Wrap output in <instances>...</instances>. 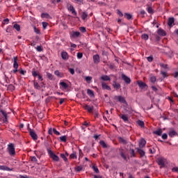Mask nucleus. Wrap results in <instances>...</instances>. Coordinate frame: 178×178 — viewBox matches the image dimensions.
Wrapping results in <instances>:
<instances>
[{"instance_id": "nucleus-1", "label": "nucleus", "mask_w": 178, "mask_h": 178, "mask_svg": "<svg viewBox=\"0 0 178 178\" xmlns=\"http://www.w3.org/2000/svg\"><path fill=\"white\" fill-rule=\"evenodd\" d=\"M8 152L10 156H15L16 155V150L15 149V145L13 143L8 145Z\"/></svg>"}, {"instance_id": "nucleus-2", "label": "nucleus", "mask_w": 178, "mask_h": 178, "mask_svg": "<svg viewBox=\"0 0 178 178\" xmlns=\"http://www.w3.org/2000/svg\"><path fill=\"white\" fill-rule=\"evenodd\" d=\"M47 152H48L50 158H51L53 159V161H54L55 162H58L59 161V156H58L56 154H55L54 153V152H52V150H51V149L47 148Z\"/></svg>"}, {"instance_id": "nucleus-3", "label": "nucleus", "mask_w": 178, "mask_h": 178, "mask_svg": "<svg viewBox=\"0 0 178 178\" xmlns=\"http://www.w3.org/2000/svg\"><path fill=\"white\" fill-rule=\"evenodd\" d=\"M67 9L69 12H71L74 16H77V12H76V9H74V7L70 3H67Z\"/></svg>"}, {"instance_id": "nucleus-4", "label": "nucleus", "mask_w": 178, "mask_h": 178, "mask_svg": "<svg viewBox=\"0 0 178 178\" xmlns=\"http://www.w3.org/2000/svg\"><path fill=\"white\" fill-rule=\"evenodd\" d=\"M28 130L29 131V135L31 136V138H33L34 141H37V140H38V136H37V134H35V131H34L31 128H29Z\"/></svg>"}, {"instance_id": "nucleus-5", "label": "nucleus", "mask_w": 178, "mask_h": 178, "mask_svg": "<svg viewBox=\"0 0 178 178\" xmlns=\"http://www.w3.org/2000/svg\"><path fill=\"white\" fill-rule=\"evenodd\" d=\"M114 99L115 101H118V102H120L121 104H125V105H127V102H126V99L123 97L122 96H114Z\"/></svg>"}, {"instance_id": "nucleus-6", "label": "nucleus", "mask_w": 178, "mask_h": 178, "mask_svg": "<svg viewBox=\"0 0 178 178\" xmlns=\"http://www.w3.org/2000/svg\"><path fill=\"white\" fill-rule=\"evenodd\" d=\"M13 73H17V69L19 68V63H17V56L13 58Z\"/></svg>"}, {"instance_id": "nucleus-7", "label": "nucleus", "mask_w": 178, "mask_h": 178, "mask_svg": "<svg viewBox=\"0 0 178 178\" xmlns=\"http://www.w3.org/2000/svg\"><path fill=\"white\" fill-rule=\"evenodd\" d=\"M32 76L33 77H38L40 81H42V80H44V79H42V76L40 75V72L38 71L33 70Z\"/></svg>"}, {"instance_id": "nucleus-8", "label": "nucleus", "mask_w": 178, "mask_h": 178, "mask_svg": "<svg viewBox=\"0 0 178 178\" xmlns=\"http://www.w3.org/2000/svg\"><path fill=\"white\" fill-rule=\"evenodd\" d=\"M60 88L63 91H65V90H67L69 88V85L66 83L65 81H60L59 83Z\"/></svg>"}, {"instance_id": "nucleus-9", "label": "nucleus", "mask_w": 178, "mask_h": 178, "mask_svg": "<svg viewBox=\"0 0 178 178\" xmlns=\"http://www.w3.org/2000/svg\"><path fill=\"white\" fill-rule=\"evenodd\" d=\"M166 162V160L165 159V158L163 157H161L157 159V163L158 165H159L160 166H161L162 168H163V166H165V163Z\"/></svg>"}, {"instance_id": "nucleus-10", "label": "nucleus", "mask_w": 178, "mask_h": 178, "mask_svg": "<svg viewBox=\"0 0 178 178\" xmlns=\"http://www.w3.org/2000/svg\"><path fill=\"white\" fill-rule=\"evenodd\" d=\"M122 79L127 83L130 84L131 83V79L129 76H126L124 74L121 75Z\"/></svg>"}, {"instance_id": "nucleus-11", "label": "nucleus", "mask_w": 178, "mask_h": 178, "mask_svg": "<svg viewBox=\"0 0 178 178\" xmlns=\"http://www.w3.org/2000/svg\"><path fill=\"white\" fill-rule=\"evenodd\" d=\"M119 152H120V155L122 158V159L124 161H127V156L124 154V149L120 148V149H119Z\"/></svg>"}, {"instance_id": "nucleus-12", "label": "nucleus", "mask_w": 178, "mask_h": 178, "mask_svg": "<svg viewBox=\"0 0 178 178\" xmlns=\"http://www.w3.org/2000/svg\"><path fill=\"white\" fill-rule=\"evenodd\" d=\"M101 61V59L99 58V55L95 54L93 56V62L95 65H98L99 62Z\"/></svg>"}, {"instance_id": "nucleus-13", "label": "nucleus", "mask_w": 178, "mask_h": 178, "mask_svg": "<svg viewBox=\"0 0 178 178\" xmlns=\"http://www.w3.org/2000/svg\"><path fill=\"white\" fill-rule=\"evenodd\" d=\"M102 90H107V91H111L112 90L111 86H108L105 82H102Z\"/></svg>"}, {"instance_id": "nucleus-14", "label": "nucleus", "mask_w": 178, "mask_h": 178, "mask_svg": "<svg viewBox=\"0 0 178 178\" xmlns=\"http://www.w3.org/2000/svg\"><path fill=\"white\" fill-rule=\"evenodd\" d=\"M0 112L4 117L3 122L8 123V114L6 113V111H4L3 110L0 109Z\"/></svg>"}, {"instance_id": "nucleus-15", "label": "nucleus", "mask_w": 178, "mask_h": 178, "mask_svg": "<svg viewBox=\"0 0 178 178\" xmlns=\"http://www.w3.org/2000/svg\"><path fill=\"white\" fill-rule=\"evenodd\" d=\"M83 108L84 109H86V111H88V112H89L90 113H91V112L94 111V106H90L88 104H84Z\"/></svg>"}, {"instance_id": "nucleus-16", "label": "nucleus", "mask_w": 178, "mask_h": 178, "mask_svg": "<svg viewBox=\"0 0 178 178\" xmlns=\"http://www.w3.org/2000/svg\"><path fill=\"white\" fill-rule=\"evenodd\" d=\"M168 136L169 137H171V138L173 137H176V136H177V132L174 129H171L168 132Z\"/></svg>"}, {"instance_id": "nucleus-17", "label": "nucleus", "mask_w": 178, "mask_h": 178, "mask_svg": "<svg viewBox=\"0 0 178 178\" xmlns=\"http://www.w3.org/2000/svg\"><path fill=\"white\" fill-rule=\"evenodd\" d=\"M61 58L63 60H67L69 59V54L66 51H62Z\"/></svg>"}, {"instance_id": "nucleus-18", "label": "nucleus", "mask_w": 178, "mask_h": 178, "mask_svg": "<svg viewBox=\"0 0 178 178\" xmlns=\"http://www.w3.org/2000/svg\"><path fill=\"white\" fill-rule=\"evenodd\" d=\"M157 33L159 34V35H161V37H165V35H166V32L161 28L158 29Z\"/></svg>"}, {"instance_id": "nucleus-19", "label": "nucleus", "mask_w": 178, "mask_h": 178, "mask_svg": "<svg viewBox=\"0 0 178 178\" xmlns=\"http://www.w3.org/2000/svg\"><path fill=\"white\" fill-rule=\"evenodd\" d=\"M138 86H139L140 88H145L147 87V84L143 82L142 81H137Z\"/></svg>"}, {"instance_id": "nucleus-20", "label": "nucleus", "mask_w": 178, "mask_h": 178, "mask_svg": "<svg viewBox=\"0 0 178 178\" xmlns=\"http://www.w3.org/2000/svg\"><path fill=\"white\" fill-rule=\"evenodd\" d=\"M100 80H102L103 81H111V77L108 75H103L100 77Z\"/></svg>"}, {"instance_id": "nucleus-21", "label": "nucleus", "mask_w": 178, "mask_h": 178, "mask_svg": "<svg viewBox=\"0 0 178 178\" xmlns=\"http://www.w3.org/2000/svg\"><path fill=\"white\" fill-rule=\"evenodd\" d=\"M0 170H6L7 172H12V168H9V167L6 165H0Z\"/></svg>"}, {"instance_id": "nucleus-22", "label": "nucleus", "mask_w": 178, "mask_h": 178, "mask_svg": "<svg viewBox=\"0 0 178 178\" xmlns=\"http://www.w3.org/2000/svg\"><path fill=\"white\" fill-rule=\"evenodd\" d=\"M87 94H88V95H89V97H90V98H95V95H94V91L92 90L88 89L87 90Z\"/></svg>"}, {"instance_id": "nucleus-23", "label": "nucleus", "mask_w": 178, "mask_h": 178, "mask_svg": "<svg viewBox=\"0 0 178 178\" xmlns=\"http://www.w3.org/2000/svg\"><path fill=\"white\" fill-rule=\"evenodd\" d=\"M121 119L124 122V123L129 122V117L127 115L123 114L122 115H119Z\"/></svg>"}, {"instance_id": "nucleus-24", "label": "nucleus", "mask_w": 178, "mask_h": 178, "mask_svg": "<svg viewBox=\"0 0 178 178\" xmlns=\"http://www.w3.org/2000/svg\"><path fill=\"white\" fill-rule=\"evenodd\" d=\"M33 87L35 90H41V86L38 84V82L35 81V80L33 81Z\"/></svg>"}, {"instance_id": "nucleus-25", "label": "nucleus", "mask_w": 178, "mask_h": 178, "mask_svg": "<svg viewBox=\"0 0 178 178\" xmlns=\"http://www.w3.org/2000/svg\"><path fill=\"white\" fill-rule=\"evenodd\" d=\"M81 17L82 19V20H87V17H88V13L87 12H83Z\"/></svg>"}, {"instance_id": "nucleus-26", "label": "nucleus", "mask_w": 178, "mask_h": 178, "mask_svg": "<svg viewBox=\"0 0 178 178\" xmlns=\"http://www.w3.org/2000/svg\"><path fill=\"white\" fill-rule=\"evenodd\" d=\"M173 23H175V18L174 17H170L168 21V25L170 27H172Z\"/></svg>"}, {"instance_id": "nucleus-27", "label": "nucleus", "mask_w": 178, "mask_h": 178, "mask_svg": "<svg viewBox=\"0 0 178 178\" xmlns=\"http://www.w3.org/2000/svg\"><path fill=\"white\" fill-rule=\"evenodd\" d=\"M147 144V141L145 140L142 139L140 142L139 143V147L140 148H144L145 147V145Z\"/></svg>"}, {"instance_id": "nucleus-28", "label": "nucleus", "mask_w": 178, "mask_h": 178, "mask_svg": "<svg viewBox=\"0 0 178 178\" xmlns=\"http://www.w3.org/2000/svg\"><path fill=\"white\" fill-rule=\"evenodd\" d=\"M113 87L115 88V90H119L121 86L120 83H116V81H113Z\"/></svg>"}, {"instance_id": "nucleus-29", "label": "nucleus", "mask_w": 178, "mask_h": 178, "mask_svg": "<svg viewBox=\"0 0 178 178\" xmlns=\"http://www.w3.org/2000/svg\"><path fill=\"white\" fill-rule=\"evenodd\" d=\"M118 140H119V142L121 144H123L124 145H126V144H127V140H126L124 138L122 137H118Z\"/></svg>"}, {"instance_id": "nucleus-30", "label": "nucleus", "mask_w": 178, "mask_h": 178, "mask_svg": "<svg viewBox=\"0 0 178 178\" xmlns=\"http://www.w3.org/2000/svg\"><path fill=\"white\" fill-rule=\"evenodd\" d=\"M100 145L102 147V148H108V145L105 143L104 140H100L99 141Z\"/></svg>"}, {"instance_id": "nucleus-31", "label": "nucleus", "mask_w": 178, "mask_h": 178, "mask_svg": "<svg viewBox=\"0 0 178 178\" xmlns=\"http://www.w3.org/2000/svg\"><path fill=\"white\" fill-rule=\"evenodd\" d=\"M60 140L61 143H66V141H67V136H62L60 137Z\"/></svg>"}, {"instance_id": "nucleus-32", "label": "nucleus", "mask_w": 178, "mask_h": 178, "mask_svg": "<svg viewBox=\"0 0 178 178\" xmlns=\"http://www.w3.org/2000/svg\"><path fill=\"white\" fill-rule=\"evenodd\" d=\"M137 151H138V154H140V156H144L145 155V152H144V150L138 148Z\"/></svg>"}, {"instance_id": "nucleus-33", "label": "nucleus", "mask_w": 178, "mask_h": 178, "mask_svg": "<svg viewBox=\"0 0 178 178\" xmlns=\"http://www.w3.org/2000/svg\"><path fill=\"white\" fill-rule=\"evenodd\" d=\"M125 111L126 113H129V115H131V113H133V109L131 108V107H128L125 108Z\"/></svg>"}, {"instance_id": "nucleus-34", "label": "nucleus", "mask_w": 178, "mask_h": 178, "mask_svg": "<svg viewBox=\"0 0 178 178\" xmlns=\"http://www.w3.org/2000/svg\"><path fill=\"white\" fill-rule=\"evenodd\" d=\"M153 133H154V134H156V136H162V129H160L157 131H154Z\"/></svg>"}, {"instance_id": "nucleus-35", "label": "nucleus", "mask_w": 178, "mask_h": 178, "mask_svg": "<svg viewBox=\"0 0 178 178\" xmlns=\"http://www.w3.org/2000/svg\"><path fill=\"white\" fill-rule=\"evenodd\" d=\"M141 38L147 41L149 38V36H148V34L145 33L141 35Z\"/></svg>"}, {"instance_id": "nucleus-36", "label": "nucleus", "mask_w": 178, "mask_h": 178, "mask_svg": "<svg viewBox=\"0 0 178 178\" xmlns=\"http://www.w3.org/2000/svg\"><path fill=\"white\" fill-rule=\"evenodd\" d=\"M72 37H74V38H76L77 37H80V32L79 31L73 32Z\"/></svg>"}, {"instance_id": "nucleus-37", "label": "nucleus", "mask_w": 178, "mask_h": 178, "mask_svg": "<svg viewBox=\"0 0 178 178\" xmlns=\"http://www.w3.org/2000/svg\"><path fill=\"white\" fill-rule=\"evenodd\" d=\"M76 172H81L83 170V167L81 165H78L75 168Z\"/></svg>"}, {"instance_id": "nucleus-38", "label": "nucleus", "mask_w": 178, "mask_h": 178, "mask_svg": "<svg viewBox=\"0 0 178 178\" xmlns=\"http://www.w3.org/2000/svg\"><path fill=\"white\" fill-rule=\"evenodd\" d=\"M136 123H137V124L138 125V126H140V127H144V126H145V124H144V122H143V121H141V120H138L137 122H136Z\"/></svg>"}, {"instance_id": "nucleus-39", "label": "nucleus", "mask_w": 178, "mask_h": 178, "mask_svg": "<svg viewBox=\"0 0 178 178\" xmlns=\"http://www.w3.org/2000/svg\"><path fill=\"white\" fill-rule=\"evenodd\" d=\"M47 78L49 79V80H55V79L54 78V75L51 73H47Z\"/></svg>"}, {"instance_id": "nucleus-40", "label": "nucleus", "mask_w": 178, "mask_h": 178, "mask_svg": "<svg viewBox=\"0 0 178 178\" xmlns=\"http://www.w3.org/2000/svg\"><path fill=\"white\" fill-rule=\"evenodd\" d=\"M85 79H86V81H87V83L90 84V83H91V81L92 80V77H91V76H86L85 78Z\"/></svg>"}, {"instance_id": "nucleus-41", "label": "nucleus", "mask_w": 178, "mask_h": 178, "mask_svg": "<svg viewBox=\"0 0 178 178\" xmlns=\"http://www.w3.org/2000/svg\"><path fill=\"white\" fill-rule=\"evenodd\" d=\"M13 29H15V30L17 31H19L20 30V25L17 24H15L13 25Z\"/></svg>"}, {"instance_id": "nucleus-42", "label": "nucleus", "mask_w": 178, "mask_h": 178, "mask_svg": "<svg viewBox=\"0 0 178 178\" xmlns=\"http://www.w3.org/2000/svg\"><path fill=\"white\" fill-rule=\"evenodd\" d=\"M124 17H126L127 19V20H130V19H131L132 16L131 14H129L127 13L124 14Z\"/></svg>"}, {"instance_id": "nucleus-43", "label": "nucleus", "mask_w": 178, "mask_h": 178, "mask_svg": "<svg viewBox=\"0 0 178 178\" xmlns=\"http://www.w3.org/2000/svg\"><path fill=\"white\" fill-rule=\"evenodd\" d=\"M92 169L95 172V173H99V170L98 169V167L93 165L92 167Z\"/></svg>"}, {"instance_id": "nucleus-44", "label": "nucleus", "mask_w": 178, "mask_h": 178, "mask_svg": "<svg viewBox=\"0 0 178 178\" xmlns=\"http://www.w3.org/2000/svg\"><path fill=\"white\" fill-rule=\"evenodd\" d=\"M70 158L71 159H77V156L76 155V153H72L70 155Z\"/></svg>"}, {"instance_id": "nucleus-45", "label": "nucleus", "mask_w": 178, "mask_h": 178, "mask_svg": "<svg viewBox=\"0 0 178 178\" xmlns=\"http://www.w3.org/2000/svg\"><path fill=\"white\" fill-rule=\"evenodd\" d=\"M60 158H62V159H63V161H65V162H67V159L66 156L65 155V154H61Z\"/></svg>"}, {"instance_id": "nucleus-46", "label": "nucleus", "mask_w": 178, "mask_h": 178, "mask_svg": "<svg viewBox=\"0 0 178 178\" xmlns=\"http://www.w3.org/2000/svg\"><path fill=\"white\" fill-rule=\"evenodd\" d=\"M129 151H130L131 156H133V157L136 156V152L134 151V149H130Z\"/></svg>"}, {"instance_id": "nucleus-47", "label": "nucleus", "mask_w": 178, "mask_h": 178, "mask_svg": "<svg viewBox=\"0 0 178 178\" xmlns=\"http://www.w3.org/2000/svg\"><path fill=\"white\" fill-rule=\"evenodd\" d=\"M75 3H78L79 5H83V0H74Z\"/></svg>"}, {"instance_id": "nucleus-48", "label": "nucleus", "mask_w": 178, "mask_h": 178, "mask_svg": "<svg viewBox=\"0 0 178 178\" xmlns=\"http://www.w3.org/2000/svg\"><path fill=\"white\" fill-rule=\"evenodd\" d=\"M150 81H151V83H155V81H156V77L155 76H151Z\"/></svg>"}, {"instance_id": "nucleus-49", "label": "nucleus", "mask_w": 178, "mask_h": 178, "mask_svg": "<svg viewBox=\"0 0 178 178\" xmlns=\"http://www.w3.org/2000/svg\"><path fill=\"white\" fill-rule=\"evenodd\" d=\"M42 27H43L44 30H45V29H47V27H48V22H42Z\"/></svg>"}, {"instance_id": "nucleus-50", "label": "nucleus", "mask_w": 178, "mask_h": 178, "mask_svg": "<svg viewBox=\"0 0 178 178\" xmlns=\"http://www.w3.org/2000/svg\"><path fill=\"white\" fill-rule=\"evenodd\" d=\"M30 159L32 162H38V160L37 159V158L35 156H31Z\"/></svg>"}, {"instance_id": "nucleus-51", "label": "nucleus", "mask_w": 178, "mask_h": 178, "mask_svg": "<svg viewBox=\"0 0 178 178\" xmlns=\"http://www.w3.org/2000/svg\"><path fill=\"white\" fill-rule=\"evenodd\" d=\"M53 133H54L56 136H60V132L58 131L55 128L53 129Z\"/></svg>"}, {"instance_id": "nucleus-52", "label": "nucleus", "mask_w": 178, "mask_h": 178, "mask_svg": "<svg viewBox=\"0 0 178 178\" xmlns=\"http://www.w3.org/2000/svg\"><path fill=\"white\" fill-rule=\"evenodd\" d=\"M147 11L148 12V13H154V10H152V8L149 6L147 8Z\"/></svg>"}, {"instance_id": "nucleus-53", "label": "nucleus", "mask_w": 178, "mask_h": 178, "mask_svg": "<svg viewBox=\"0 0 178 178\" xmlns=\"http://www.w3.org/2000/svg\"><path fill=\"white\" fill-rule=\"evenodd\" d=\"M117 13L120 17H123V13L120 10H117Z\"/></svg>"}, {"instance_id": "nucleus-54", "label": "nucleus", "mask_w": 178, "mask_h": 178, "mask_svg": "<svg viewBox=\"0 0 178 178\" xmlns=\"http://www.w3.org/2000/svg\"><path fill=\"white\" fill-rule=\"evenodd\" d=\"M76 56H77L78 59H81V58H83V53H81V52L77 53Z\"/></svg>"}, {"instance_id": "nucleus-55", "label": "nucleus", "mask_w": 178, "mask_h": 178, "mask_svg": "<svg viewBox=\"0 0 178 178\" xmlns=\"http://www.w3.org/2000/svg\"><path fill=\"white\" fill-rule=\"evenodd\" d=\"M149 151L150 152V154H155V152H156V150L155 149V148H149Z\"/></svg>"}, {"instance_id": "nucleus-56", "label": "nucleus", "mask_w": 178, "mask_h": 178, "mask_svg": "<svg viewBox=\"0 0 178 178\" xmlns=\"http://www.w3.org/2000/svg\"><path fill=\"white\" fill-rule=\"evenodd\" d=\"M36 50L38 51V52H42L43 51L42 47L41 46H38L36 47Z\"/></svg>"}, {"instance_id": "nucleus-57", "label": "nucleus", "mask_w": 178, "mask_h": 178, "mask_svg": "<svg viewBox=\"0 0 178 178\" xmlns=\"http://www.w3.org/2000/svg\"><path fill=\"white\" fill-rule=\"evenodd\" d=\"M79 30H80V31H81V33H86V27H84V26H81V27L79 28Z\"/></svg>"}, {"instance_id": "nucleus-58", "label": "nucleus", "mask_w": 178, "mask_h": 178, "mask_svg": "<svg viewBox=\"0 0 178 178\" xmlns=\"http://www.w3.org/2000/svg\"><path fill=\"white\" fill-rule=\"evenodd\" d=\"M54 74H55L56 76H57L58 77H60V72H59V70H56V71L54 72Z\"/></svg>"}, {"instance_id": "nucleus-59", "label": "nucleus", "mask_w": 178, "mask_h": 178, "mask_svg": "<svg viewBox=\"0 0 178 178\" xmlns=\"http://www.w3.org/2000/svg\"><path fill=\"white\" fill-rule=\"evenodd\" d=\"M160 66H161V67H163V69H168L167 64L160 63Z\"/></svg>"}, {"instance_id": "nucleus-60", "label": "nucleus", "mask_w": 178, "mask_h": 178, "mask_svg": "<svg viewBox=\"0 0 178 178\" xmlns=\"http://www.w3.org/2000/svg\"><path fill=\"white\" fill-rule=\"evenodd\" d=\"M172 172H175L176 173H178V167H174L172 168Z\"/></svg>"}, {"instance_id": "nucleus-61", "label": "nucleus", "mask_w": 178, "mask_h": 178, "mask_svg": "<svg viewBox=\"0 0 178 178\" xmlns=\"http://www.w3.org/2000/svg\"><path fill=\"white\" fill-rule=\"evenodd\" d=\"M33 30H34V31L36 33V34H40L41 32L39 31V29H37V27H34L33 28Z\"/></svg>"}, {"instance_id": "nucleus-62", "label": "nucleus", "mask_w": 178, "mask_h": 178, "mask_svg": "<svg viewBox=\"0 0 178 178\" xmlns=\"http://www.w3.org/2000/svg\"><path fill=\"white\" fill-rule=\"evenodd\" d=\"M161 138H163V140H167L168 139V134H163L161 136Z\"/></svg>"}, {"instance_id": "nucleus-63", "label": "nucleus", "mask_w": 178, "mask_h": 178, "mask_svg": "<svg viewBox=\"0 0 178 178\" xmlns=\"http://www.w3.org/2000/svg\"><path fill=\"white\" fill-rule=\"evenodd\" d=\"M148 62H152V60H154V58L152 56H149L147 58Z\"/></svg>"}, {"instance_id": "nucleus-64", "label": "nucleus", "mask_w": 178, "mask_h": 178, "mask_svg": "<svg viewBox=\"0 0 178 178\" xmlns=\"http://www.w3.org/2000/svg\"><path fill=\"white\" fill-rule=\"evenodd\" d=\"M49 15L48 13H42L41 17H48Z\"/></svg>"}]
</instances>
